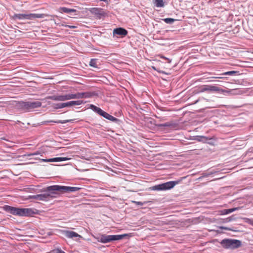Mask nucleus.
<instances>
[{"label":"nucleus","instance_id":"f257e3e1","mask_svg":"<svg viewBox=\"0 0 253 253\" xmlns=\"http://www.w3.org/2000/svg\"><path fill=\"white\" fill-rule=\"evenodd\" d=\"M81 189V188L77 187L54 185L47 187L44 191L47 192L49 199L50 201L54 198H57L60 194L73 192Z\"/></svg>","mask_w":253,"mask_h":253},{"label":"nucleus","instance_id":"f03ea898","mask_svg":"<svg viewBox=\"0 0 253 253\" xmlns=\"http://www.w3.org/2000/svg\"><path fill=\"white\" fill-rule=\"evenodd\" d=\"M42 103L40 101H19L16 102L15 107L20 111L24 112H29L33 111L34 109L42 106Z\"/></svg>","mask_w":253,"mask_h":253},{"label":"nucleus","instance_id":"7ed1b4c3","mask_svg":"<svg viewBox=\"0 0 253 253\" xmlns=\"http://www.w3.org/2000/svg\"><path fill=\"white\" fill-rule=\"evenodd\" d=\"M3 209L10 214L20 216H31L36 213V212L31 208H18L6 205Z\"/></svg>","mask_w":253,"mask_h":253},{"label":"nucleus","instance_id":"20e7f679","mask_svg":"<svg viewBox=\"0 0 253 253\" xmlns=\"http://www.w3.org/2000/svg\"><path fill=\"white\" fill-rule=\"evenodd\" d=\"M128 236L127 234L122 235H107L105 234L101 235L98 241L103 243H107L114 241L121 240L124 238L125 237Z\"/></svg>","mask_w":253,"mask_h":253},{"label":"nucleus","instance_id":"39448f33","mask_svg":"<svg viewBox=\"0 0 253 253\" xmlns=\"http://www.w3.org/2000/svg\"><path fill=\"white\" fill-rule=\"evenodd\" d=\"M179 183L178 181H170L152 186L151 189L155 191H165L171 189Z\"/></svg>","mask_w":253,"mask_h":253},{"label":"nucleus","instance_id":"423d86ee","mask_svg":"<svg viewBox=\"0 0 253 253\" xmlns=\"http://www.w3.org/2000/svg\"><path fill=\"white\" fill-rule=\"evenodd\" d=\"M44 14L29 13V14H15L14 19L33 20L36 18H42L44 17Z\"/></svg>","mask_w":253,"mask_h":253},{"label":"nucleus","instance_id":"0eeeda50","mask_svg":"<svg viewBox=\"0 0 253 253\" xmlns=\"http://www.w3.org/2000/svg\"><path fill=\"white\" fill-rule=\"evenodd\" d=\"M221 246L226 249H234L237 248V240L224 239L220 243Z\"/></svg>","mask_w":253,"mask_h":253},{"label":"nucleus","instance_id":"6e6552de","mask_svg":"<svg viewBox=\"0 0 253 253\" xmlns=\"http://www.w3.org/2000/svg\"><path fill=\"white\" fill-rule=\"evenodd\" d=\"M84 103L82 100L71 101L65 103H60L54 104V108L55 109H61L66 107H70L74 105H80Z\"/></svg>","mask_w":253,"mask_h":253},{"label":"nucleus","instance_id":"1a4fd4ad","mask_svg":"<svg viewBox=\"0 0 253 253\" xmlns=\"http://www.w3.org/2000/svg\"><path fill=\"white\" fill-rule=\"evenodd\" d=\"M90 108L99 115L102 116L103 117L105 118L107 120H109L111 116V115L104 111L100 108L98 107L93 104L90 105Z\"/></svg>","mask_w":253,"mask_h":253},{"label":"nucleus","instance_id":"9d476101","mask_svg":"<svg viewBox=\"0 0 253 253\" xmlns=\"http://www.w3.org/2000/svg\"><path fill=\"white\" fill-rule=\"evenodd\" d=\"M32 198L33 199L45 202H48L50 201L47 192H45L43 194L33 195L32 196Z\"/></svg>","mask_w":253,"mask_h":253},{"label":"nucleus","instance_id":"9b49d317","mask_svg":"<svg viewBox=\"0 0 253 253\" xmlns=\"http://www.w3.org/2000/svg\"><path fill=\"white\" fill-rule=\"evenodd\" d=\"M219 87L215 85H204L201 87V91H218Z\"/></svg>","mask_w":253,"mask_h":253},{"label":"nucleus","instance_id":"f8f14e48","mask_svg":"<svg viewBox=\"0 0 253 253\" xmlns=\"http://www.w3.org/2000/svg\"><path fill=\"white\" fill-rule=\"evenodd\" d=\"M113 33L114 36L117 35L120 36L121 37H124L127 34L128 32L125 29L119 27L114 29Z\"/></svg>","mask_w":253,"mask_h":253},{"label":"nucleus","instance_id":"ddd939ff","mask_svg":"<svg viewBox=\"0 0 253 253\" xmlns=\"http://www.w3.org/2000/svg\"><path fill=\"white\" fill-rule=\"evenodd\" d=\"M46 99H51L54 101H63L65 100H68V98L67 96V94L65 95H53V96H48L46 97Z\"/></svg>","mask_w":253,"mask_h":253},{"label":"nucleus","instance_id":"4468645a","mask_svg":"<svg viewBox=\"0 0 253 253\" xmlns=\"http://www.w3.org/2000/svg\"><path fill=\"white\" fill-rule=\"evenodd\" d=\"M91 12L96 15L99 19L104 16L106 14L103 9L99 8H93Z\"/></svg>","mask_w":253,"mask_h":253},{"label":"nucleus","instance_id":"2eb2a0df","mask_svg":"<svg viewBox=\"0 0 253 253\" xmlns=\"http://www.w3.org/2000/svg\"><path fill=\"white\" fill-rule=\"evenodd\" d=\"M64 235H65V236L68 238H73L75 237H82L81 235L73 231H64Z\"/></svg>","mask_w":253,"mask_h":253},{"label":"nucleus","instance_id":"dca6fc26","mask_svg":"<svg viewBox=\"0 0 253 253\" xmlns=\"http://www.w3.org/2000/svg\"><path fill=\"white\" fill-rule=\"evenodd\" d=\"M201 142L209 144L211 145H213L215 143V140L213 137H208L205 136H201Z\"/></svg>","mask_w":253,"mask_h":253},{"label":"nucleus","instance_id":"f3484780","mask_svg":"<svg viewBox=\"0 0 253 253\" xmlns=\"http://www.w3.org/2000/svg\"><path fill=\"white\" fill-rule=\"evenodd\" d=\"M69 159L67 157H56L48 159L49 162H57L68 160Z\"/></svg>","mask_w":253,"mask_h":253},{"label":"nucleus","instance_id":"a211bd4d","mask_svg":"<svg viewBox=\"0 0 253 253\" xmlns=\"http://www.w3.org/2000/svg\"><path fill=\"white\" fill-rule=\"evenodd\" d=\"M59 11L61 13H69L71 12H76L75 9H71L65 7H61L59 8Z\"/></svg>","mask_w":253,"mask_h":253},{"label":"nucleus","instance_id":"6ab92c4d","mask_svg":"<svg viewBox=\"0 0 253 253\" xmlns=\"http://www.w3.org/2000/svg\"><path fill=\"white\" fill-rule=\"evenodd\" d=\"M153 3L157 7H163L165 6L163 0H154Z\"/></svg>","mask_w":253,"mask_h":253},{"label":"nucleus","instance_id":"aec40b11","mask_svg":"<svg viewBox=\"0 0 253 253\" xmlns=\"http://www.w3.org/2000/svg\"><path fill=\"white\" fill-rule=\"evenodd\" d=\"M71 121H72L71 120H56V121L50 120V121H48V123H54L56 124H66L67 123H68V122H70Z\"/></svg>","mask_w":253,"mask_h":253},{"label":"nucleus","instance_id":"412c9836","mask_svg":"<svg viewBox=\"0 0 253 253\" xmlns=\"http://www.w3.org/2000/svg\"><path fill=\"white\" fill-rule=\"evenodd\" d=\"M237 209V208L223 210L220 211L221 214H227L231 213L233 211L236 210Z\"/></svg>","mask_w":253,"mask_h":253},{"label":"nucleus","instance_id":"4be33fe9","mask_svg":"<svg viewBox=\"0 0 253 253\" xmlns=\"http://www.w3.org/2000/svg\"><path fill=\"white\" fill-rule=\"evenodd\" d=\"M156 126L161 127H170L172 126V124L171 123L167 122L165 124H156Z\"/></svg>","mask_w":253,"mask_h":253},{"label":"nucleus","instance_id":"5701e85b","mask_svg":"<svg viewBox=\"0 0 253 253\" xmlns=\"http://www.w3.org/2000/svg\"><path fill=\"white\" fill-rule=\"evenodd\" d=\"M97 60L96 59H91L89 62V65L91 67L94 68H97Z\"/></svg>","mask_w":253,"mask_h":253},{"label":"nucleus","instance_id":"b1692460","mask_svg":"<svg viewBox=\"0 0 253 253\" xmlns=\"http://www.w3.org/2000/svg\"><path fill=\"white\" fill-rule=\"evenodd\" d=\"M163 20L167 24H171L176 20L171 18H166L163 19Z\"/></svg>","mask_w":253,"mask_h":253},{"label":"nucleus","instance_id":"393cba45","mask_svg":"<svg viewBox=\"0 0 253 253\" xmlns=\"http://www.w3.org/2000/svg\"><path fill=\"white\" fill-rule=\"evenodd\" d=\"M108 120H110V121H111L113 122H114L116 124H119V123L120 122V120L119 119L112 116V115L110 116Z\"/></svg>","mask_w":253,"mask_h":253},{"label":"nucleus","instance_id":"a878e982","mask_svg":"<svg viewBox=\"0 0 253 253\" xmlns=\"http://www.w3.org/2000/svg\"><path fill=\"white\" fill-rule=\"evenodd\" d=\"M84 98H88L92 96L93 93L90 92H83Z\"/></svg>","mask_w":253,"mask_h":253},{"label":"nucleus","instance_id":"bb28decb","mask_svg":"<svg viewBox=\"0 0 253 253\" xmlns=\"http://www.w3.org/2000/svg\"><path fill=\"white\" fill-rule=\"evenodd\" d=\"M40 154V153L39 151H37V152H34V153H27V154H26L25 155V156H27V157H31V156L38 155Z\"/></svg>","mask_w":253,"mask_h":253},{"label":"nucleus","instance_id":"cd10ccee","mask_svg":"<svg viewBox=\"0 0 253 253\" xmlns=\"http://www.w3.org/2000/svg\"><path fill=\"white\" fill-rule=\"evenodd\" d=\"M67 96L68 100L76 99V93L75 94H72V93L67 94Z\"/></svg>","mask_w":253,"mask_h":253},{"label":"nucleus","instance_id":"c85d7f7f","mask_svg":"<svg viewBox=\"0 0 253 253\" xmlns=\"http://www.w3.org/2000/svg\"><path fill=\"white\" fill-rule=\"evenodd\" d=\"M84 98L83 92H78L76 93V99Z\"/></svg>","mask_w":253,"mask_h":253},{"label":"nucleus","instance_id":"c756f323","mask_svg":"<svg viewBox=\"0 0 253 253\" xmlns=\"http://www.w3.org/2000/svg\"><path fill=\"white\" fill-rule=\"evenodd\" d=\"M236 73H237V71H231L226 72L223 73V75H233L236 74Z\"/></svg>","mask_w":253,"mask_h":253},{"label":"nucleus","instance_id":"7c9ffc66","mask_svg":"<svg viewBox=\"0 0 253 253\" xmlns=\"http://www.w3.org/2000/svg\"><path fill=\"white\" fill-rule=\"evenodd\" d=\"M133 202L134 203H135L136 205H139V206H143L145 204H146L147 203H148L149 202V201H145L144 202H137V201H133Z\"/></svg>","mask_w":253,"mask_h":253},{"label":"nucleus","instance_id":"2f4dec72","mask_svg":"<svg viewBox=\"0 0 253 253\" xmlns=\"http://www.w3.org/2000/svg\"><path fill=\"white\" fill-rule=\"evenodd\" d=\"M192 139L194 140H196L198 142H201V135L195 136H194V138Z\"/></svg>","mask_w":253,"mask_h":253},{"label":"nucleus","instance_id":"473e14b6","mask_svg":"<svg viewBox=\"0 0 253 253\" xmlns=\"http://www.w3.org/2000/svg\"><path fill=\"white\" fill-rule=\"evenodd\" d=\"M212 173H213V172H210V173H206V174L203 173V175L199 177V179H201L202 177H207Z\"/></svg>","mask_w":253,"mask_h":253},{"label":"nucleus","instance_id":"72a5a7b5","mask_svg":"<svg viewBox=\"0 0 253 253\" xmlns=\"http://www.w3.org/2000/svg\"><path fill=\"white\" fill-rule=\"evenodd\" d=\"M161 58H162V59H164L168 60V62L169 63H171V60L169 59V58H168L167 57H165L164 56L161 55Z\"/></svg>","mask_w":253,"mask_h":253},{"label":"nucleus","instance_id":"f704fd0d","mask_svg":"<svg viewBox=\"0 0 253 253\" xmlns=\"http://www.w3.org/2000/svg\"><path fill=\"white\" fill-rule=\"evenodd\" d=\"M220 228L222 229L227 230H232L231 229L226 227H224V226H221V227H220Z\"/></svg>","mask_w":253,"mask_h":253},{"label":"nucleus","instance_id":"c9c22d12","mask_svg":"<svg viewBox=\"0 0 253 253\" xmlns=\"http://www.w3.org/2000/svg\"><path fill=\"white\" fill-rule=\"evenodd\" d=\"M65 27H68L70 29H74L75 28H76V26H72V25H65Z\"/></svg>","mask_w":253,"mask_h":253},{"label":"nucleus","instance_id":"e433bc0d","mask_svg":"<svg viewBox=\"0 0 253 253\" xmlns=\"http://www.w3.org/2000/svg\"><path fill=\"white\" fill-rule=\"evenodd\" d=\"M242 245L241 242L238 240V248L240 247Z\"/></svg>","mask_w":253,"mask_h":253},{"label":"nucleus","instance_id":"4c0bfd02","mask_svg":"<svg viewBox=\"0 0 253 253\" xmlns=\"http://www.w3.org/2000/svg\"><path fill=\"white\" fill-rule=\"evenodd\" d=\"M248 220H249V219H248ZM250 224L253 226V220H250Z\"/></svg>","mask_w":253,"mask_h":253},{"label":"nucleus","instance_id":"58836bf2","mask_svg":"<svg viewBox=\"0 0 253 253\" xmlns=\"http://www.w3.org/2000/svg\"><path fill=\"white\" fill-rule=\"evenodd\" d=\"M48 159H42V161H43V162H49L48 161Z\"/></svg>","mask_w":253,"mask_h":253},{"label":"nucleus","instance_id":"ea45409f","mask_svg":"<svg viewBox=\"0 0 253 253\" xmlns=\"http://www.w3.org/2000/svg\"><path fill=\"white\" fill-rule=\"evenodd\" d=\"M238 66H242V65L239 64L238 63Z\"/></svg>","mask_w":253,"mask_h":253},{"label":"nucleus","instance_id":"a19ab883","mask_svg":"<svg viewBox=\"0 0 253 253\" xmlns=\"http://www.w3.org/2000/svg\"><path fill=\"white\" fill-rule=\"evenodd\" d=\"M242 119V117H239V118H238V119Z\"/></svg>","mask_w":253,"mask_h":253}]
</instances>
